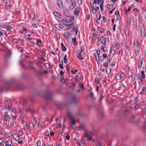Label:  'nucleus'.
<instances>
[{"label": "nucleus", "instance_id": "aec40b11", "mask_svg": "<svg viewBox=\"0 0 146 146\" xmlns=\"http://www.w3.org/2000/svg\"><path fill=\"white\" fill-rule=\"evenodd\" d=\"M74 25V23H71L68 24V25H67V24L65 26H66V27L68 26L66 28V29L67 30L69 29L70 28V27L72 26H73Z\"/></svg>", "mask_w": 146, "mask_h": 146}, {"label": "nucleus", "instance_id": "09e8293b", "mask_svg": "<svg viewBox=\"0 0 146 146\" xmlns=\"http://www.w3.org/2000/svg\"><path fill=\"white\" fill-rule=\"evenodd\" d=\"M103 97V95H101L100 96V98L99 100V102H101L102 101V99Z\"/></svg>", "mask_w": 146, "mask_h": 146}, {"label": "nucleus", "instance_id": "4c0bfd02", "mask_svg": "<svg viewBox=\"0 0 146 146\" xmlns=\"http://www.w3.org/2000/svg\"><path fill=\"white\" fill-rule=\"evenodd\" d=\"M73 29L74 31L78 30V27L77 26L74 27Z\"/></svg>", "mask_w": 146, "mask_h": 146}, {"label": "nucleus", "instance_id": "473e14b6", "mask_svg": "<svg viewBox=\"0 0 146 146\" xmlns=\"http://www.w3.org/2000/svg\"><path fill=\"white\" fill-rule=\"evenodd\" d=\"M4 88L2 86H0V94L3 91Z\"/></svg>", "mask_w": 146, "mask_h": 146}, {"label": "nucleus", "instance_id": "6e6552de", "mask_svg": "<svg viewBox=\"0 0 146 146\" xmlns=\"http://www.w3.org/2000/svg\"><path fill=\"white\" fill-rule=\"evenodd\" d=\"M71 125L70 127L72 128L73 127L72 125H74L76 123V121L74 118L71 119Z\"/></svg>", "mask_w": 146, "mask_h": 146}, {"label": "nucleus", "instance_id": "37998d69", "mask_svg": "<svg viewBox=\"0 0 146 146\" xmlns=\"http://www.w3.org/2000/svg\"><path fill=\"white\" fill-rule=\"evenodd\" d=\"M8 109L9 110H12V111L13 112H14V110H13V109L11 107L8 106Z\"/></svg>", "mask_w": 146, "mask_h": 146}, {"label": "nucleus", "instance_id": "5fc2aeb1", "mask_svg": "<svg viewBox=\"0 0 146 146\" xmlns=\"http://www.w3.org/2000/svg\"><path fill=\"white\" fill-rule=\"evenodd\" d=\"M13 41L14 42H16V43H17V42H18L19 41V40H18L16 38H14L13 39Z\"/></svg>", "mask_w": 146, "mask_h": 146}, {"label": "nucleus", "instance_id": "7ed1b4c3", "mask_svg": "<svg viewBox=\"0 0 146 146\" xmlns=\"http://www.w3.org/2000/svg\"><path fill=\"white\" fill-rule=\"evenodd\" d=\"M70 101L71 103L76 104L77 102V100L76 99V96L74 95H72L71 97Z\"/></svg>", "mask_w": 146, "mask_h": 146}, {"label": "nucleus", "instance_id": "6e6d98bb", "mask_svg": "<svg viewBox=\"0 0 146 146\" xmlns=\"http://www.w3.org/2000/svg\"><path fill=\"white\" fill-rule=\"evenodd\" d=\"M3 141L2 139H0V145H3V146H4V145H3L2 144L3 143Z\"/></svg>", "mask_w": 146, "mask_h": 146}, {"label": "nucleus", "instance_id": "7c9ffc66", "mask_svg": "<svg viewBox=\"0 0 146 146\" xmlns=\"http://www.w3.org/2000/svg\"><path fill=\"white\" fill-rule=\"evenodd\" d=\"M106 73L108 74H109L110 73L111 70L109 68H107L106 69Z\"/></svg>", "mask_w": 146, "mask_h": 146}, {"label": "nucleus", "instance_id": "2f4dec72", "mask_svg": "<svg viewBox=\"0 0 146 146\" xmlns=\"http://www.w3.org/2000/svg\"><path fill=\"white\" fill-rule=\"evenodd\" d=\"M136 77L137 79H139L141 78V75L140 73H138L137 74Z\"/></svg>", "mask_w": 146, "mask_h": 146}, {"label": "nucleus", "instance_id": "f8f14e48", "mask_svg": "<svg viewBox=\"0 0 146 146\" xmlns=\"http://www.w3.org/2000/svg\"><path fill=\"white\" fill-rule=\"evenodd\" d=\"M53 14L55 16L58 17H60L61 16V15L59 13L56 11H54Z\"/></svg>", "mask_w": 146, "mask_h": 146}, {"label": "nucleus", "instance_id": "c85d7f7f", "mask_svg": "<svg viewBox=\"0 0 146 146\" xmlns=\"http://www.w3.org/2000/svg\"><path fill=\"white\" fill-rule=\"evenodd\" d=\"M30 17L33 19H34L35 18V15L34 13H32L30 15Z\"/></svg>", "mask_w": 146, "mask_h": 146}, {"label": "nucleus", "instance_id": "72a5a7b5", "mask_svg": "<svg viewBox=\"0 0 146 146\" xmlns=\"http://www.w3.org/2000/svg\"><path fill=\"white\" fill-rule=\"evenodd\" d=\"M95 82L96 83H97L98 84L99 83L98 79L97 78H96L95 79Z\"/></svg>", "mask_w": 146, "mask_h": 146}, {"label": "nucleus", "instance_id": "e433bc0d", "mask_svg": "<svg viewBox=\"0 0 146 146\" xmlns=\"http://www.w3.org/2000/svg\"><path fill=\"white\" fill-rule=\"evenodd\" d=\"M99 31H100V33H103L104 32V30L102 28H99L98 29Z\"/></svg>", "mask_w": 146, "mask_h": 146}, {"label": "nucleus", "instance_id": "052dcab7", "mask_svg": "<svg viewBox=\"0 0 146 146\" xmlns=\"http://www.w3.org/2000/svg\"><path fill=\"white\" fill-rule=\"evenodd\" d=\"M45 135L46 136H50L48 133L47 132H46L45 133Z\"/></svg>", "mask_w": 146, "mask_h": 146}, {"label": "nucleus", "instance_id": "a18cd8bd", "mask_svg": "<svg viewBox=\"0 0 146 146\" xmlns=\"http://www.w3.org/2000/svg\"><path fill=\"white\" fill-rule=\"evenodd\" d=\"M59 67L61 69H64V67L62 64H60L59 65Z\"/></svg>", "mask_w": 146, "mask_h": 146}, {"label": "nucleus", "instance_id": "cd10ccee", "mask_svg": "<svg viewBox=\"0 0 146 146\" xmlns=\"http://www.w3.org/2000/svg\"><path fill=\"white\" fill-rule=\"evenodd\" d=\"M5 27H6V28L7 30L8 31H10L11 30V28H12V27L11 26H7V27L5 26Z\"/></svg>", "mask_w": 146, "mask_h": 146}, {"label": "nucleus", "instance_id": "8fccbe9b", "mask_svg": "<svg viewBox=\"0 0 146 146\" xmlns=\"http://www.w3.org/2000/svg\"><path fill=\"white\" fill-rule=\"evenodd\" d=\"M25 27V25H23V26H22V27L23 28V29L24 30V31H27V30L26 29V27Z\"/></svg>", "mask_w": 146, "mask_h": 146}, {"label": "nucleus", "instance_id": "f3484780", "mask_svg": "<svg viewBox=\"0 0 146 146\" xmlns=\"http://www.w3.org/2000/svg\"><path fill=\"white\" fill-rule=\"evenodd\" d=\"M78 58L81 60H82L84 59L83 58L82 56V53H79L78 55Z\"/></svg>", "mask_w": 146, "mask_h": 146}, {"label": "nucleus", "instance_id": "393cba45", "mask_svg": "<svg viewBox=\"0 0 146 146\" xmlns=\"http://www.w3.org/2000/svg\"><path fill=\"white\" fill-rule=\"evenodd\" d=\"M103 3L104 1H103L102 2V3L100 5V7L101 8V9L102 11L103 10H104V8H103V6H104L103 4Z\"/></svg>", "mask_w": 146, "mask_h": 146}, {"label": "nucleus", "instance_id": "69168bd1", "mask_svg": "<svg viewBox=\"0 0 146 146\" xmlns=\"http://www.w3.org/2000/svg\"><path fill=\"white\" fill-rule=\"evenodd\" d=\"M92 37L94 38L95 39H96V36L94 33H93L92 35Z\"/></svg>", "mask_w": 146, "mask_h": 146}, {"label": "nucleus", "instance_id": "4be33fe9", "mask_svg": "<svg viewBox=\"0 0 146 146\" xmlns=\"http://www.w3.org/2000/svg\"><path fill=\"white\" fill-rule=\"evenodd\" d=\"M67 55H65L64 58V62L65 64H66L68 62V60L66 58Z\"/></svg>", "mask_w": 146, "mask_h": 146}, {"label": "nucleus", "instance_id": "4d7b16f0", "mask_svg": "<svg viewBox=\"0 0 146 146\" xmlns=\"http://www.w3.org/2000/svg\"><path fill=\"white\" fill-rule=\"evenodd\" d=\"M77 2L79 4H81L82 3V0H77Z\"/></svg>", "mask_w": 146, "mask_h": 146}, {"label": "nucleus", "instance_id": "6ab92c4d", "mask_svg": "<svg viewBox=\"0 0 146 146\" xmlns=\"http://www.w3.org/2000/svg\"><path fill=\"white\" fill-rule=\"evenodd\" d=\"M67 114L70 119L74 118L73 117L72 113L71 112H68Z\"/></svg>", "mask_w": 146, "mask_h": 146}, {"label": "nucleus", "instance_id": "864d4df0", "mask_svg": "<svg viewBox=\"0 0 146 146\" xmlns=\"http://www.w3.org/2000/svg\"><path fill=\"white\" fill-rule=\"evenodd\" d=\"M108 63H107V62H105L104 64V66L105 67H107V66H108Z\"/></svg>", "mask_w": 146, "mask_h": 146}, {"label": "nucleus", "instance_id": "423d86ee", "mask_svg": "<svg viewBox=\"0 0 146 146\" xmlns=\"http://www.w3.org/2000/svg\"><path fill=\"white\" fill-rule=\"evenodd\" d=\"M100 41L102 44L104 45H106V39L104 36H102L100 37Z\"/></svg>", "mask_w": 146, "mask_h": 146}, {"label": "nucleus", "instance_id": "ddd939ff", "mask_svg": "<svg viewBox=\"0 0 146 146\" xmlns=\"http://www.w3.org/2000/svg\"><path fill=\"white\" fill-rule=\"evenodd\" d=\"M76 6V3L75 1L73 2L72 3L70 6L71 9H73Z\"/></svg>", "mask_w": 146, "mask_h": 146}, {"label": "nucleus", "instance_id": "bb28decb", "mask_svg": "<svg viewBox=\"0 0 146 146\" xmlns=\"http://www.w3.org/2000/svg\"><path fill=\"white\" fill-rule=\"evenodd\" d=\"M145 89H146L145 87L143 86L141 92L140 93V94H141L143 93L144 92H145Z\"/></svg>", "mask_w": 146, "mask_h": 146}, {"label": "nucleus", "instance_id": "e2e57ef3", "mask_svg": "<svg viewBox=\"0 0 146 146\" xmlns=\"http://www.w3.org/2000/svg\"><path fill=\"white\" fill-rule=\"evenodd\" d=\"M121 44L123 45V46H124L125 45V41H123L122 42H121Z\"/></svg>", "mask_w": 146, "mask_h": 146}, {"label": "nucleus", "instance_id": "412c9836", "mask_svg": "<svg viewBox=\"0 0 146 146\" xmlns=\"http://www.w3.org/2000/svg\"><path fill=\"white\" fill-rule=\"evenodd\" d=\"M12 144L11 141L10 140H8L6 142V145L7 146H10Z\"/></svg>", "mask_w": 146, "mask_h": 146}, {"label": "nucleus", "instance_id": "a211bd4d", "mask_svg": "<svg viewBox=\"0 0 146 146\" xmlns=\"http://www.w3.org/2000/svg\"><path fill=\"white\" fill-rule=\"evenodd\" d=\"M142 62H143V59L141 58V59H140L139 61V65L138 66L139 67H141L142 64Z\"/></svg>", "mask_w": 146, "mask_h": 146}, {"label": "nucleus", "instance_id": "0eeeda50", "mask_svg": "<svg viewBox=\"0 0 146 146\" xmlns=\"http://www.w3.org/2000/svg\"><path fill=\"white\" fill-rule=\"evenodd\" d=\"M66 21L68 23H70L74 19L73 17H68L66 19Z\"/></svg>", "mask_w": 146, "mask_h": 146}, {"label": "nucleus", "instance_id": "c756f323", "mask_svg": "<svg viewBox=\"0 0 146 146\" xmlns=\"http://www.w3.org/2000/svg\"><path fill=\"white\" fill-rule=\"evenodd\" d=\"M79 86L83 90L84 89V86L83 83H81L79 84Z\"/></svg>", "mask_w": 146, "mask_h": 146}, {"label": "nucleus", "instance_id": "9b49d317", "mask_svg": "<svg viewBox=\"0 0 146 146\" xmlns=\"http://www.w3.org/2000/svg\"><path fill=\"white\" fill-rule=\"evenodd\" d=\"M64 36L66 38L70 39V38L71 35L68 32H66L65 33Z\"/></svg>", "mask_w": 146, "mask_h": 146}, {"label": "nucleus", "instance_id": "20e7f679", "mask_svg": "<svg viewBox=\"0 0 146 146\" xmlns=\"http://www.w3.org/2000/svg\"><path fill=\"white\" fill-rule=\"evenodd\" d=\"M52 93L48 92L46 94L45 97L46 99H49L52 98Z\"/></svg>", "mask_w": 146, "mask_h": 146}, {"label": "nucleus", "instance_id": "39448f33", "mask_svg": "<svg viewBox=\"0 0 146 146\" xmlns=\"http://www.w3.org/2000/svg\"><path fill=\"white\" fill-rule=\"evenodd\" d=\"M96 53L98 55V60H99V62H103V60L102 59H100V58L102 57V56H99L100 54V51L99 50H96Z\"/></svg>", "mask_w": 146, "mask_h": 146}, {"label": "nucleus", "instance_id": "603ef678", "mask_svg": "<svg viewBox=\"0 0 146 146\" xmlns=\"http://www.w3.org/2000/svg\"><path fill=\"white\" fill-rule=\"evenodd\" d=\"M66 68L67 70L68 71H70V67L69 66H66Z\"/></svg>", "mask_w": 146, "mask_h": 146}, {"label": "nucleus", "instance_id": "dca6fc26", "mask_svg": "<svg viewBox=\"0 0 146 146\" xmlns=\"http://www.w3.org/2000/svg\"><path fill=\"white\" fill-rule=\"evenodd\" d=\"M72 41L74 45H75L76 44V37H74L72 38Z\"/></svg>", "mask_w": 146, "mask_h": 146}, {"label": "nucleus", "instance_id": "338daca9", "mask_svg": "<svg viewBox=\"0 0 146 146\" xmlns=\"http://www.w3.org/2000/svg\"><path fill=\"white\" fill-rule=\"evenodd\" d=\"M50 134L51 136H53L54 135V133L53 132H51L50 133Z\"/></svg>", "mask_w": 146, "mask_h": 146}, {"label": "nucleus", "instance_id": "79ce46f5", "mask_svg": "<svg viewBox=\"0 0 146 146\" xmlns=\"http://www.w3.org/2000/svg\"><path fill=\"white\" fill-rule=\"evenodd\" d=\"M62 50L64 51H66V48L65 46H64L62 47Z\"/></svg>", "mask_w": 146, "mask_h": 146}, {"label": "nucleus", "instance_id": "3c124183", "mask_svg": "<svg viewBox=\"0 0 146 146\" xmlns=\"http://www.w3.org/2000/svg\"><path fill=\"white\" fill-rule=\"evenodd\" d=\"M127 23L128 24H129V25L130 24V21L129 18H128L127 19Z\"/></svg>", "mask_w": 146, "mask_h": 146}, {"label": "nucleus", "instance_id": "1a4fd4ad", "mask_svg": "<svg viewBox=\"0 0 146 146\" xmlns=\"http://www.w3.org/2000/svg\"><path fill=\"white\" fill-rule=\"evenodd\" d=\"M13 138L16 141L19 140L20 139V136L16 134H15L13 136Z\"/></svg>", "mask_w": 146, "mask_h": 146}, {"label": "nucleus", "instance_id": "58836bf2", "mask_svg": "<svg viewBox=\"0 0 146 146\" xmlns=\"http://www.w3.org/2000/svg\"><path fill=\"white\" fill-rule=\"evenodd\" d=\"M115 50H112L111 49V48H110V52L111 53V54H114L115 52Z\"/></svg>", "mask_w": 146, "mask_h": 146}, {"label": "nucleus", "instance_id": "774afa93", "mask_svg": "<svg viewBox=\"0 0 146 146\" xmlns=\"http://www.w3.org/2000/svg\"><path fill=\"white\" fill-rule=\"evenodd\" d=\"M29 44L30 46H33L34 45L33 43L32 42H30L29 43Z\"/></svg>", "mask_w": 146, "mask_h": 146}, {"label": "nucleus", "instance_id": "ea45409f", "mask_svg": "<svg viewBox=\"0 0 146 146\" xmlns=\"http://www.w3.org/2000/svg\"><path fill=\"white\" fill-rule=\"evenodd\" d=\"M72 1V0H67L66 3L68 4H70Z\"/></svg>", "mask_w": 146, "mask_h": 146}, {"label": "nucleus", "instance_id": "5701e85b", "mask_svg": "<svg viewBox=\"0 0 146 146\" xmlns=\"http://www.w3.org/2000/svg\"><path fill=\"white\" fill-rule=\"evenodd\" d=\"M141 77L143 79H144L145 77V74L144 71L142 70L141 72Z\"/></svg>", "mask_w": 146, "mask_h": 146}, {"label": "nucleus", "instance_id": "a19ab883", "mask_svg": "<svg viewBox=\"0 0 146 146\" xmlns=\"http://www.w3.org/2000/svg\"><path fill=\"white\" fill-rule=\"evenodd\" d=\"M89 96L91 97H93L94 96L93 93L92 92H90L89 94Z\"/></svg>", "mask_w": 146, "mask_h": 146}, {"label": "nucleus", "instance_id": "0e129e2a", "mask_svg": "<svg viewBox=\"0 0 146 146\" xmlns=\"http://www.w3.org/2000/svg\"><path fill=\"white\" fill-rule=\"evenodd\" d=\"M80 80H82L83 79V76L82 75H81L80 76Z\"/></svg>", "mask_w": 146, "mask_h": 146}, {"label": "nucleus", "instance_id": "680f3d73", "mask_svg": "<svg viewBox=\"0 0 146 146\" xmlns=\"http://www.w3.org/2000/svg\"><path fill=\"white\" fill-rule=\"evenodd\" d=\"M115 15H119V11H115Z\"/></svg>", "mask_w": 146, "mask_h": 146}, {"label": "nucleus", "instance_id": "b1692460", "mask_svg": "<svg viewBox=\"0 0 146 146\" xmlns=\"http://www.w3.org/2000/svg\"><path fill=\"white\" fill-rule=\"evenodd\" d=\"M8 113V112H5L4 117V119H7V118L9 117V115L7 114V113Z\"/></svg>", "mask_w": 146, "mask_h": 146}, {"label": "nucleus", "instance_id": "c03bdc74", "mask_svg": "<svg viewBox=\"0 0 146 146\" xmlns=\"http://www.w3.org/2000/svg\"><path fill=\"white\" fill-rule=\"evenodd\" d=\"M103 60L104 59H106L107 58V56L106 54H103Z\"/></svg>", "mask_w": 146, "mask_h": 146}, {"label": "nucleus", "instance_id": "c9c22d12", "mask_svg": "<svg viewBox=\"0 0 146 146\" xmlns=\"http://www.w3.org/2000/svg\"><path fill=\"white\" fill-rule=\"evenodd\" d=\"M121 78V76L119 75H117L116 76V79L118 80L120 79Z\"/></svg>", "mask_w": 146, "mask_h": 146}, {"label": "nucleus", "instance_id": "13d9d810", "mask_svg": "<svg viewBox=\"0 0 146 146\" xmlns=\"http://www.w3.org/2000/svg\"><path fill=\"white\" fill-rule=\"evenodd\" d=\"M64 74V72L62 70H60V74L61 76H62Z\"/></svg>", "mask_w": 146, "mask_h": 146}, {"label": "nucleus", "instance_id": "9d476101", "mask_svg": "<svg viewBox=\"0 0 146 146\" xmlns=\"http://www.w3.org/2000/svg\"><path fill=\"white\" fill-rule=\"evenodd\" d=\"M54 27L58 30H60L62 26L60 24H55Z\"/></svg>", "mask_w": 146, "mask_h": 146}, {"label": "nucleus", "instance_id": "f257e3e1", "mask_svg": "<svg viewBox=\"0 0 146 146\" xmlns=\"http://www.w3.org/2000/svg\"><path fill=\"white\" fill-rule=\"evenodd\" d=\"M93 135V134L91 132L88 133L86 132L85 133V136L89 140H90L92 139V137Z\"/></svg>", "mask_w": 146, "mask_h": 146}, {"label": "nucleus", "instance_id": "2eb2a0df", "mask_svg": "<svg viewBox=\"0 0 146 146\" xmlns=\"http://www.w3.org/2000/svg\"><path fill=\"white\" fill-rule=\"evenodd\" d=\"M79 9L78 8H76L74 11L75 15H77L79 13Z\"/></svg>", "mask_w": 146, "mask_h": 146}, {"label": "nucleus", "instance_id": "de8ad7c7", "mask_svg": "<svg viewBox=\"0 0 146 146\" xmlns=\"http://www.w3.org/2000/svg\"><path fill=\"white\" fill-rule=\"evenodd\" d=\"M41 143V142L40 141H38L37 143V146H40V144Z\"/></svg>", "mask_w": 146, "mask_h": 146}, {"label": "nucleus", "instance_id": "f03ea898", "mask_svg": "<svg viewBox=\"0 0 146 146\" xmlns=\"http://www.w3.org/2000/svg\"><path fill=\"white\" fill-rule=\"evenodd\" d=\"M140 32H141V37L142 38L145 37V29L144 26L143 25H142L141 27V30H140Z\"/></svg>", "mask_w": 146, "mask_h": 146}, {"label": "nucleus", "instance_id": "49530a36", "mask_svg": "<svg viewBox=\"0 0 146 146\" xmlns=\"http://www.w3.org/2000/svg\"><path fill=\"white\" fill-rule=\"evenodd\" d=\"M141 102L139 101V100H137V102H136V104H137V105H140L141 104Z\"/></svg>", "mask_w": 146, "mask_h": 146}, {"label": "nucleus", "instance_id": "f704fd0d", "mask_svg": "<svg viewBox=\"0 0 146 146\" xmlns=\"http://www.w3.org/2000/svg\"><path fill=\"white\" fill-rule=\"evenodd\" d=\"M68 133H67V135L66 136V138L67 140H69L70 139V137L69 135H67Z\"/></svg>", "mask_w": 146, "mask_h": 146}, {"label": "nucleus", "instance_id": "4468645a", "mask_svg": "<svg viewBox=\"0 0 146 146\" xmlns=\"http://www.w3.org/2000/svg\"><path fill=\"white\" fill-rule=\"evenodd\" d=\"M57 4L59 7L60 8H62L63 7V4L62 3V2L60 0L58 1L57 2Z\"/></svg>", "mask_w": 146, "mask_h": 146}, {"label": "nucleus", "instance_id": "bf43d9fd", "mask_svg": "<svg viewBox=\"0 0 146 146\" xmlns=\"http://www.w3.org/2000/svg\"><path fill=\"white\" fill-rule=\"evenodd\" d=\"M80 142L81 143L84 144L85 143V141L83 139H82L80 141Z\"/></svg>", "mask_w": 146, "mask_h": 146}, {"label": "nucleus", "instance_id": "a878e982", "mask_svg": "<svg viewBox=\"0 0 146 146\" xmlns=\"http://www.w3.org/2000/svg\"><path fill=\"white\" fill-rule=\"evenodd\" d=\"M42 42V41L41 40L38 39L37 40V44L38 45H41V43Z\"/></svg>", "mask_w": 146, "mask_h": 146}]
</instances>
